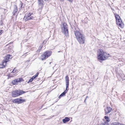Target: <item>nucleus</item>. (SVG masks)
Returning <instances> with one entry per match:
<instances>
[{
	"label": "nucleus",
	"instance_id": "21",
	"mask_svg": "<svg viewBox=\"0 0 125 125\" xmlns=\"http://www.w3.org/2000/svg\"><path fill=\"white\" fill-rule=\"evenodd\" d=\"M33 79L32 78H31L29 80V81L28 82V83H29V82H32Z\"/></svg>",
	"mask_w": 125,
	"mask_h": 125
},
{
	"label": "nucleus",
	"instance_id": "5",
	"mask_svg": "<svg viewBox=\"0 0 125 125\" xmlns=\"http://www.w3.org/2000/svg\"><path fill=\"white\" fill-rule=\"evenodd\" d=\"M62 31L63 33L65 34L66 36L68 35V31L67 25L66 23H64L63 24V25L62 27Z\"/></svg>",
	"mask_w": 125,
	"mask_h": 125
},
{
	"label": "nucleus",
	"instance_id": "6",
	"mask_svg": "<svg viewBox=\"0 0 125 125\" xmlns=\"http://www.w3.org/2000/svg\"><path fill=\"white\" fill-rule=\"evenodd\" d=\"M25 101L24 99H22L21 97L20 98H17L14 99L13 101L14 103L16 104H20L23 103Z\"/></svg>",
	"mask_w": 125,
	"mask_h": 125
},
{
	"label": "nucleus",
	"instance_id": "3",
	"mask_svg": "<svg viewBox=\"0 0 125 125\" xmlns=\"http://www.w3.org/2000/svg\"><path fill=\"white\" fill-rule=\"evenodd\" d=\"M65 80L66 83V90L64 92H63L60 95L59 97L60 98H61L65 94L67 93L68 91V90H67V89L68 88L69 86V78L67 75L66 77Z\"/></svg>",
	"mask_w": 125,
	"mask_h": 125
},
{
	"label": "nucleus",
	"instance_id": "27",
	"mask_svg": "<svg viewBox=\"0 0 125 125\" xmlns=\"http://www.w3.org/2000/svg\"><path fill=\"white\" fill-rule=\"evenodd\" d=\"M86 98L84 100V102H85L86 101Z\"/></svg>",
	"mask_w": 125,
	"mask_h": 125
},
{
	"label": "nucleus",
	"instance_id": "20",
	"mask_svg": "<svg viewBox=\"0 0 125 125\" xmlns=\"http://www.w3.org/2000/svg\"><path fill=\"white\" fill-rule=\"evenodd\" d=\"M111 125H117V122H113L111 124Z\"/></svg>",
	"mask_w": 125,
	"mask_h": 125
},
{
	"label": "nucleus",
	"instance_id": "29",
	"mask_svg": "<svg viewBox=\"0 0 125 125\" xmlns=\"http://www.w3.org/2000/svg\"><path fill=\"white\" fill-rule=\"evenodd\" d=\"M51 62H50V64H51Z\"/></svg>",
	"mask_w": 125,
	"mask_h": 125
},
{
	"label": "nucleus",
	"instance_id": "24",
	"mask_svg": "<svg viewBox=\"0 0 125 125\" xmlns=\"http://www.w3.org/2000/svg\"><path fill=\"white\" fill-rule=\"evenodd\" d=\"M118 125H124L118 123Z\"/></svg>",
	"mask_w": 125,
	"mask_h": 125
},
{
	"label": "nucleus",
	"instance_id": "26",
	"mask_svg": "<svg viewBox=\"0 0 125 125\" xmlns=\"http://www.w3.org/2000/svg\"><path fill=\"white\" fill-rule=\"evenodd\" d=\"M61 1H63L64 0H60Z\"/></svg>",
	"mask_w": 125,
	"mask_h": 125
},
{
	"label": "nucleus",
	"instance_id": "25",
	"mask_svg": "<svg viewBox=\"0 0 125 125\" xmlns=\"http://www.w3.org/2000/svg\"><path fill=\"white\" fill-rule=\"evenodd\" d=\"M41 48V47H39V49L40 50H40V49Z\"/></svg>",
	"mask_w": 125,
	"mask_h": 125
},
{
	"label": "nucleus",
	"instance_id": "18",
	"mask_svg": "<svg viewBox=\"0 0 125 125\" xmlns=\"http://www.w3.org/2000/svg\"><path fill=\"white\" fill-rule=\"evenodd\" d=\"M105 115L111 112V110H105Z\"/></svg>",
	"mask_w": 125,
	"mask_h": 125
},
{
	"label": "nucleus",
	"instance_id": "28",
	"mask_svg": "<svg viewBox=\"0 0 125 125\" xmlns=\"http://www.w3.org/2000/svg\"><path fill=\"white\" fill-rule=\"evenodd\" d=\"M88 97V96H87L86 97V99H87Z\"/></svg>",
	"mask_w": 125,
	"mask_h": 125
},
{
	"label": "nucleus",
	"instance_id": "9",
	"mask_svg": "<svg viewBox=\"0 0 125 125\" xmlns=\"http://www.w3.org/2000/svg\"><path fill=\"white\" fill-rule=\"evenodd\" d=\"M22 80L23 81V80L21 78L16 79L12 81V83L14 84H17L18 82Z\"/></svg>",
	"mask_w": 125,
	"mask_h": 125
},
{
	"label": "nucleus",
	"instance_id": "13",
	"mask_svg": "<svg viewBox=\"0 0 125 125\" xmlns=\"http://www.w3.org/2000/svg\"><path fill=\"white\" fill-rule=\"evenodd\" d=\"M70 120L69 118L68 117H66L65 118L63 119L62 121L64 123H65L66 122H68Z\"/></svg>",
	"mask_w": 125,
	"mask_h": 125
},
{
	"label": "nucleus",
	"instance_id": "15",
	"mask_svg": "<svg viewBox=\"0 0 125 125\" xmlns=\"http://www.w3.org/2000/svg\"><path fill=\"white\" fill-rule=\"evenodd\" d=\"M12 57V56L10 55H7L5 57V58L4 60H5L7 59L8 60V61H9V59H11Z\"/></svg>",
	"mask_w": 125,
	"mask_h": 125
},
{
	"label": "nucleus",
	"instance_id": "10",
	"mask_svg": "<svg viewBox=\"0 0 125 125\" xmlns=\"http://www.w3.org/2000/svg\"><path fill=\"white\" fill-rule=\"evenodd\" d=\"M8 61V60L7 59H6L5 60H4L0 64V68H4L5 66L6 63Z\"/></svg>",
	"mask_w": 125,
	"mask_h": 125
},
{
	"label": "nucleus",
	"instance_id": "4",
	"mask_svg": "<svg viewBox=\"0 0 125 125\" xmlns=\"http://www.w3.org/2000/svg\"><path fill=\"white\" fill-rule=\"evenodd\" d=\"M25 93V92L21 90H15L12 92V95L13 97H16L23 94Z\"/></svg>",
	"mask_w": 125,
	"mask_h": 125
},
{
	"label": "nucleus",
	"instance_id": "19",
	"mask_svg": "<svg viewBox=\"0 0 125 125\" xmlns=\"http://www.w3.org/2000/svg\"><path fill=\"white\" fill-rule=\"evenodd\" d=\"M39 73H37L35 75H34L32 77V79H35L36 77H37L38 76V74H39Z\"/></svg>",
	"mask_w": 125,
	"mask_h": 125
},
{
	"label": "nucleus",
	"instance_id": "23",
	"mask_svg": "<svg viewBox=\"0 0 125 125\" xmlns=\"http://www.w3.org/2000/svg\"><path fill=\"white\" fill-rule=\"evenodd\" d=\"M117 16V15H116L115 16V19H116V24H117V17L116 16Z\"/></svg>",
	"mask_w": 125,
	"mask_h": 125
},
{
	"label": "nucleus",
	"instance_id": "11",
	"mask_svg": "<svg viewBox=\"0 0 125 125\" xmlns=\"http://www.w3.org/2000/svg\"><path fill=\"white\" fill-rule=\"evenodd\" d=\"M16 71L15 69L13 70L12 72H11V73L9 75V76L10 77H13L14 76L13 75H16V73L15 72Z\"/></svg>",
	"mask_w": 125,
	"mask_h": 125
},
{
	"label": "nucleus",
	"instance_id": "7",
	"mask_svg": "<svg viewBox=\"0 0 125 125\" xmlns=\"http://www.w3.org/2000/svg\"><path fill=\"white\" fill-rule=\"evenodd\" d=\"M118 17H118V28L119 29L123 28L124 27V24L122 21L120 16Z\"/></svg>",
	"mask_w": 125,
	"mask_h": 125
},
{
	"label": "nucleus",
	"instance_id": "17",
	"mask_svg": "<svg viewBox=\"0 0 125 125\" xmlns=\"http://www.w3.org/2000/svg\"><path fill=\"white\" fill-rule=\"evenodd\" d=\"M38 1L39 5H43V0H38Z\"/></svg>",
	"mask_w": 125,
	"mask_h": 125
},
{
	"label": "nucleus",
	"instance_id": "2",
	"mask_svg": "<svg viewBox=\"0 0 125 125\" xmlns=\"http://www.w3.org/2000/svg\"><path fill=\"white\" fill-rule=\"evenodd\" d=\"M74 34L77 40L80 44H83L84 43L85 38L83 34L77 31L75 32Z\"/></svg>",
	"mask_w": 125,
	"mask_h": 125
},
{
	"label": "nucleus",
	"instance_id": "22",
	"mask_svg": "<svg viewBox=\"0 0 125 125\" xmlns=\"http://www.w3.org/2000/svg\"><path fill=\"white\" fill-rule=\"evenodd\" d=\"M3 31L2 30H0V35H1V34L3 32Z\"/></svg>",
	"mask_w": 125,
	"mask_h": 125
},
{
	"label": "nucleus",
	"instance_id": "12",
	"mask_svg": "<svg viewBox=\"0 0 125 125\" xmlns=\"http://www.w3.org/2000/svg\"><path fill=\"white\" fill-rule=\"evenodd\" d=\"M47 56L44 53L41 56V59L42 60H44L47 58Z\"/></svg>",
	"mask_w": 125,
	"mask_h": 125
},
{
	"label": "nucleus",
	"instance_id": "14",
	"mask_svg": "<svg viewBox=\"0 0 125 125\" xmlns=\"http://www.w3.org/2000/svg\"><path fill=\"white\" fill-rule=\"evenodd\" d=\"M44 53L45 54L46 56H47V57H48L50 56L52 53V52L50 51H46L44 52Z\"/></svg>",
	"mask_w": 125,
	"mask_h": 125
},
{
	"label": "nucleus",
	"instance_id": "1",
	"mask_svg": "<svg viewBox=\"0 0 125 125\" xmlns=\"http://www.w3.org/2000/svg\"><path fill=\"white\" fill-rule=\"evenodd\" d=\"M110 57V54L104 52L102 49H98L97 54V58L98 60H105Z\"/></svg>",
	"mask_w": 125,
	"mask_h": 125
},
{
	"label": "nucleus",
	"instance_id": "16",
	"mask_svg": "<svg viewBox=\"0 0 125 125\" xmlns=\"http://www.w3.org/2000/svg\"><path fill=\"white\" fill-rule=\"evenodd\" d=\"M104 118L106 120L105 121H104V122H106V123H107L110 121V119L107 116H105L104 117Z\"/></svg>",
	"mask_w": 125,
	"mask_h": 125
},
{
	"label": "nucleus",
	"instance_id": "8",
	"mask_svg": "<svg viewBox=\"0 0 125 125\" xmlns=\"http://www.w3.org/2000/svg\"><path fill=\"white\" fill-rule=\"evenodd\" d=\"M31 14L32 13H29L28 14H26L23 18V20L26 21L28 20L32 19V17H30Z\"/></svg>",
	"mask_w": 125,
	"mask_h": 125
}]
</instances>
